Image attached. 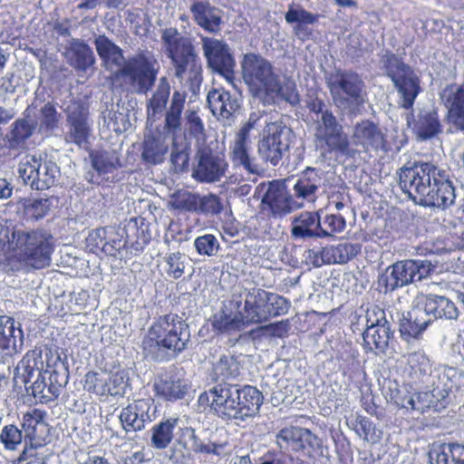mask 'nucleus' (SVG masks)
Returning a JSON list of instances; mask_svg holds the SVG:
<instances>
[{"instance_id": "f257e3e1", "label": "nucleus", "mask_w": 464, "mask_h": 464, "mask_svg": "<svg viewBox=\"0 0 464 464\" xmlns=\"http://www.w3.org/2000/svg\"><path fill=\"white\" fill-rule=\"evenodd\" d=\"M16 372L31 394L41 403L56 400L67 382V367L58 350L42 343L28 350L18 362Z\"/></svg>"}, {"instance_id": "f03ea898", "label": "nucleus", "mask_w": 464, "mask_h": 464, "mask_svg": "<svg viewBox=\"0 0 464 464\" xmlns=\"http://www.w3.org/2000/svg\"><path fill=\"white\" fill-rule=\"evenodd\" d=\"M399 185L410 198L423 207L445 209L455 202V188L449 174L430 162L401 167Z\"/></svg>"}, {"instance_id": "7ed1b4c3", "label": "nucleus", "mask_w": 464, "mask_h": 464, "mask_svg": "<svg viewBox=\"0 0 464 464\" xmlns=\"http://www.w3.org/2000/svg\"><path fill=\"white\" fill-rule=\"evenodd\" d=\"M161 41L174 76L179 81L186 80L195 92L202 81V63L193 40L182 35L176 27H169L162 31Z\"/></svg>"}, {"instance_id": "20e7f679", "label": "nucleus", "mask_w": 464, "mask_h": 464, "mask_svg": "<svg viewBox=\"0 0 464 464\" xmlns=\"http://www.w3.org/2000/svg\"><path fill=\"white\" fill-rule=\"evenodd\" d=\"M7 246L11 256L27 267L39 270L51 265L54 240L52 234L45 229H14Z\"/></svg>"}, {"instance_id": "39448f33", "label": "nucleus", "mask_w": 464, "mask_h": 464, "mask_svg": "<svg viewBox=\"0 0 464 464\" xmlns=\"http://www.w3.org/2000/svg\"><path fill=\"white\" fill-rule=\"evenodd\" d=\"M157 60L146 52L129 57L113 73L115 80L121 82V86L127 91L146 95L152 90L159 74Z\"/></svg>"}, {"instance_id": "423d86ee", "label": "nucleus", "mask_w": 464, "mask_h": 464, "mask_svg": "<svg viewBox=\"0 0 464 464\" xmlns=\"http://www.w3.org/2000/svg\"><path fill=\"white\" fill-rule=\"evenodd\" d=\"M148 342L159 351L171 352L178 355L187 348L190 339L188 325L176 314L159 316L147 334Z\"/></svg>"}, {"instance_id": "0eeeda50", "label": "nucleus", "mask_w": 464, "mask_h": 464, "mask_svg": "<svg viewBox=\"0 0 464 464\" xmlns=\"http://www.w3.org/2000/svg\"><path fill=\"white\" fill-rule=\"evenodd\" d=\"M289 308L290 302L285 297L261 288H253L246 294L241 312L248 327L286 314Z\"/></svg>"}, {"instance_id": "6e6552de", "label": "nucleus", "mask_w": 464, "mask_h": 464, "mask_svg": "<svg viewBox=\"0 0 464 464\" xmlns=\"http://www.w3.org/2000/svg\"><path fill=\"white\" fill-rule=\"evenodd\" d=\"M386 75L392 80L401 98V107L410 110L421 92L420 79L414 70L395 53H387L382 58Z\"/></svg>"}, {"instance_id": "1a4fd4ad", "label": "nucleus", "mask_w": 464, "mask_h": 464, "mask_svg": "<svg viewBox=\"0 0 464 464\" xmlns=\"http://www.w3.org/2000/svg\"><path fill=\"white\" fill-rule=\"evenodd\" d=\"M242 77L250 92L265 101L268 92L273 91L277 75L272 63L254 53H246L241 62Z\"/></svg>"}, {"instance_id": "9d476101", "label": "nucleus", "mask_w": 464, "mask_h": 464, "mask_svg": "<svg viewBox=\"0 0 464 464\" xmlns=\"http://www.w3.org/2000/svg\"><path fill=\"white\" fill-rule=\"evenodd\" d=\"M327 87L340 104L355 110L365 102V84L362 77L352 70L337 69L326 80Z\"/></svg>"}, {"instance_id": "9b49d317", "label": "nucleus", "mask_w": 464, "mask_h": 464, "mask_svg": "<svg viewBox=\"0 0 464 464\" xmlns=\"http://www.w3.org/2000/svg\"><path fill=\"white\" fill-rule=\"evenodd\" d=\"M125 238L122 239L118 229L114 227H108L105 255L116 256L119 251L124 247L130 250L134 256L140 254L149 245L151 235L149 226L144 222L139 225L138 218H131L124 227Z\"/></svg>"}, {"instance_id": "f8f14e48", "label": "nucleus", "mask_w": 464, "mask_h": 464, "mask_svg": "<svg viewBox=\"0 0 464 464\" xmlns=\"http://www.w3.org/2000/svg\"><path fill=\"white\" fill-rule=\"evenodd\" d=\"M239 397L238 385L224 382L200 393L198 403L222 420H237Z\"/></svg>"}, {"instance_id": "ddd939ff", "label": "nucleus", "mask_w": 464, "mask_h": 464, "mask_svg": "<svg viewBox=\"0 0 464 464\" xmlns=\"http://www.w3.org/2000/svg\"><path fill=\"white\" fill-rule=\"evenodd\" d=\"M278 447L287 452L302 453L308 458H315L323 453V441L311 430L299 426H286L276 436Z\"/></svg>"}, {"instance_id": "4468645a", "label": "nucleus", "mask_w": 464, "mask_h": 464, "mask_svg": "<svg viewBox=\"0 0 464 464\" xmlns=\"http://www.w3.org/2000/svg\"><path fill=\"white\" fill-rule=\"evenodd\" d=\"M256 193L261 197L262 210L267 211L274 218L285 217L303 206V202H298L278 180L260 183Z\"/></svg>"}, {"instance_id": "2eb2a0df", "label": "nucleus", "mask_w": 464, "mask_h": 464, "mask_svg": "<svg viewBox=\"0 0 464 464\" xmlns=\"http://www.w3.org/2000/svg\"><path fill=\"white\" fill-rule=\"evenodd\" d=\"M19 177L25 185L35 190H44L54 186L60 169L52 160L42 161L35 155H26L18 167Z\"/></svg>"}, {"instance_id": "dca6fc26", "label": "nucleus", "mask_w": 464, "mask_h": 464, "mask_svg": "<svg viewBox=\"0 0 464 464\" xmlns=\"http://www.w3.org/2000/svg\"><path fill=\"white\" fill-rule=\"evenodd\" d=\"M314 138L317 145L329 153H347L350 141L343 127L330 110L324 111L315 126Z\"/></svg>"}, {"instance_id": "f3484780", "label": "nucleus", "mask_w": 464, "mask_h": 464, "mask_svg": "<svg viewBox=\"0 0 464 464\" xmlns=\"http://www.w3.org/2000/svg\"><path fill=\"white\" fill-rule=\"evenodd\" d=\"M392 336L391 324L383 309L374 306L366 311V329L362 333L364 348L375 353H383Z\"/></svg>"}, {"instance_id": "a211bd4d", "label": "nucleus", "mask_w": 464, "mask_h": 464, "mask_svg": "<svg viewBox=\"0 0 464 464\" xmlns=\"http://www.w3.org/2000/svg\"><path fill=\"white\" fill-rule=\"evenodd\" d=\"M289 147V130L277 122H271L266 126L265 134L257 146L260 158L274 167L278 165Z\"/></svg>"}, {"instance_id": "6ab92c4d", "label": "nucleus", "mask_w": 464, "mask_h": 464, "mask_svg": "<svg viewBox=\"0 0 464 464\" xmlns=\"http://www.w3.org/2000/svg\"><path fill=\"white\" fill-rule=\"evenodd\" d=\"M156 411L152 398L138 399L121 409L119 419L126 432H138L156 419Z\"/></svg>"}, {"instance_id": "aec40b11", "label": "nucleus", "mask_w": 464, "mask_h": 464, "mask_svg": "<svg viewBox=\"0 0 464 464\" xmlns=\"http://www.w3.org/2000/svg\"><path fill=\"white\" fill-rule=\"evenodd\" d=\"M202 48L208 67L227 79H233L236 63L228 44L206 36L202 38Z\"/></svg>"}, {"instance_id": "412c9836", "label": "nucleus", "mask_w": 464, "mask_h": 464, "mask_svg": "<svg viewBox=\"0 0 464 464\" xmlns=\"http://www.w3.org/2000/svg\"><path fill=\"white\" fill-rule=\"evenodd\" d=\"M241 301L224 303L209 319L213 332L218 335H232L247 328L240 310Z\"/></svg>"}, {"instance_id": "4be33fe9", "label": "nucleus", "mask_w": 464, "mask_h": 464, "mask_svg": "<svg viewBox=\"0 0 464 464\" xmlns=\"http://www.w3.org/2000/svg\"><path fill=\"white\" fill-rule=\"evenodd\" d=\"M420 266L416 261H398L389 266L378 277L380 291L390 293L411 283L418 275Z\"/></svg>"}, {"instance_id": "5701e85b", "label": "nucleus", "mask_w": 464, "mask_h": 464, "mask_svg": "<svg viewBox=\"0 0 464 464\" xmlns=\"http://www.w3.org/2000/svg\"><path fill=\"white\" fill-rule=\"evenodd\" d=\"M254 123L246 121L236 133L229 145V157L234 167H241L249 174H259V166L250 156V131Z\"/></svg>"}, {"instance_id": "b1692460", "label": "nucleus", "mask_w": 464, "mask_h": 464, "mask_svg": "<svg viewBox=\"0 0 464 464\" xmlns=\"http://www.w3.org/2000/svg\"><path fill=\"white\" fill-rule=\"evenodd\" d=\"M190 391V382L173 372L160 373L153 382L155 396L167 402H176L184 400L189 395Z\"/></svg>"}, {"instance_id": "393cba45", "label": "nucleus", "mask_w": 464, "mask_h": 464, "mask_svg": "<svg viewBox=\"0 0 464 464\" xmlns=\"http://www.w3.org/2000/svg\"><path fill=\"white\" fill-rule=\"evenodd\" d=\"M198 162L195 169V178L202 182L218 181L227 168L223 156L214 152L210 148L204 147L198 152Z\"/></svg>"}, {"instance_id": "a878e982", "label": "nucleus", "mask_w": 464, "mask_h": 464, "mask_svg": "<svg viewBox=\"0 0 464 464\" xmlns=\"http://www.w3.org/2000/svg\"><path fill=\"white\" fill-rule=\"evenodd\" d=\"M353 139L366 151H388L389 142L386 135L378 124L371 120H362L357 122L353 130Z\"/></svg>"}, {"instance_id": "bb28decb", "label": "nucleus", "mask_w": 464, "mask_h": 464, "mask_svg": "<svg viewBox=\"0 0 464 464\" xmlns=\"http://www.w3.org/2000/svg\"><path fill=\"white\" fill-rule=\"evenodd\" d=\"M362 246L358 243H339L336 246L322 247L320 251L314 249L308 251V258L314 257L313 264L320 266L324 263L345 264L361 252Z\"/></svg>"}, {"instance_id": "cd10ccee", "label": "nucleus", "mask_w": 464, "mask_h": 464, "mask_svg": "<svg viewBox=\"0 0 464 464\" xmlns=\"http://www.w3.org/2000/svg\"><path fill=\"white\" fill-rule=\"evenodd\" d=\"M69 130L66 141L82 147L89 143L92 133V123L89 110L82 105L77 107L67 115Z\"/></svg>"}, {"instance_id": "c85d7f7f", "label": "nucleus", "mask_w": 464, "mask_h": 464, "mask_svg": "<svg viewBox=\"0 0 464 464\" xmlns=\"http://www.w3.org/2000/svg\"><path fill=\"white\" fill-rule=\"evenodd\" d=\"M441 100L448 109V119L457 129L464 130V82L448 84L441 92Z\"/></svg>"}, {"instance_id": "c756f323", "label": "nucleus", "mask_w": 464, "mask_h": 464, "mask_svg": "<svg viewBox=\"0 0 464 464\" xmlns=\"http://www.w3.org/2000/svg\"><path fill=\"white\" fill-rule=\"evenodd\" d=\"M66 61L77 72H86L95 63L92 49L82 40L72 39L65 49Z\"/></svg>"}, {"instance_id": "7c9ffc66", "label": "nucleus", "mask_w": 464, "mask_h": 464, "mask_svg": "<svg viewBox=\"0 0 464 464\" xmlns=\"http://www.w3.org/2000/svg\"><path fill=\"white\" fill-rule=\"evenodd\" d=\"M45 412L40 409H33L23 415L22 428L33 447L42 446L45 440L44 434L47 424L44 420Z\"/></svg>"}, {"instance_id": "2f4dec72", "label": "nucleus", "mask_w": 464, "mask_h": 464, "mask_svg": "<svg viewBox=\"0 0 464 464\" xmlns=\"http://www.w3.org/2000/svg\"><path fill=\"white\" fill-rule=\"evenodd\" d=\"M430 323L431 319L427 317L424 310L409 312L407 316L400 320L399 332L401 339L408 343L420 339Z\"/></svg>"}, {"instance_id": "473e14b6", "label": "nucleus", "mask_w": 464, "mask_h": 464, "mask_svg": "<svg viewBox=\"0 0 464 464\" xmlns=\"http://www.w3.org/2000/svg\"><path fill=\"white\" fill-rule=\"evenodd\" d=\"M190 12L195 23L206 32L216 34L220 30L222 18L208 1H195Z\"/></svg>"}, {"instance_id": "72a5a7b5", "label": "nucleus", "mask_w": 464, "mask_h": 464, "mask_svg": "<svg viewBox=\"0 0 464 464\" xmlns=\"http://www.w3.org/2000/svg\"><path fill=\"white\" fill-rule=\"evenodd\" d=\"M23 331L16 326L13 317L0 315V353L13 356L18 353L17 340H22Z\"/></svg>"}, {"instance_id": "f704fd0d", "label": "nucleus", "mask_w": 464, "mask_h": 464, "mask_svg": "<svg viewBox=\"0 0 464 464\" xmlns=\"http://www.w3.org/2000/svg\"><path fill=\"white\" fill-rule=\"evenodd\" d=\"M317 212H302L293 220L292 235L295 237H325Z\"/></svg>"}, {"instance_id": "c9c22d12", "label": "nucleus", "mask_w": 464, "mask_h": 464, "mask_svg": "<svg viewBox=\"0 0 464 464\" xmlns=\"http://www.w3.org/2000/svg\"><path fill=\"white\" fill-rule=\"evenodd\" d=\"M207 102L211 112L223 119H229L239 108L236 99L223 88L213 89L208 93Z\"/></svg>"}, {"instance_id": "e433bc0d", "label": "nucleus", "mask_w": 464, "mask_h": 464, "mask_svg": "<svg viewBox=\"0 0 464 464\" xmlns=\"http://www.w3.org/2000/svg\"><path fill=\"white\" fill-rule=\"evenodd\" d=\"M240 397L237 405V420H245L246 418L256 416L263 403V394L256 387L245 385L238 386Z\"/></svg>"}, {"instance_id": "4c0bfd02", "label": "nucleus", "mask_w": 464, "mask_h": 464, "mask_svg": "<svg viewBox=\"0 0 464 464\" xmlns=\"http://www.w3.org/2000/svg\"><path fill=\"white\" fill-rule=\"evenodd\" d=\"M169 147L160 132H150L144 136L141 144V159L144 162L157 165L163 162Z\"/></svg>"}, {"instance_id": "58836bf2", "label": "nucleus", "mask_w": 464, "mask_h": 464, "mask_svg": "<svg viewBox=\"0 0 464 464\" xmlns=\"http://www.w3.org/2000/svg\"><path fill=\"white\" fill-rule=\"evenodd\" d=\"M430 464H464V445L441 443L433 445L429 451Z\"/></svg>"}, {"instance_id": "ea45409f", "label": "nucleus", "mask_w": 464, "mask_h": 464, "mask_svg": "<svg viewBox=\"0 0 464 464\" xmlns=\"http://www.w3.org/2000/svg\"><path fill=\"white\" fill-rule=\"evenodd\" d=\"M179 417L163 418L150 429V445L156 450H165L172 442L175 430L179 422Z\"/></svg>"}, {"instance_id": "a19ab883", "label": "nucleus", "mask_w": 464, "mask_h": 464, "mask_svg": "<svg viewBox=\"0 0 464 464\" xmlns=\"http://www.w3.org/2000/svg\"><path fill=\"white\" fill-rule=\"evenodd\" d=\"M423 310L428 318L430 315L434 318L446 319H456L458 317V309L455 304L440 295H428L425 297Z\"/></svg>"}, {"instance_id": "79ce46f5", "label": "nucleus", "mask_w": 464, "mask_h": 464, "mask_svg": "<svg viewBox=\"0 0 464 464\" xmlns=\"http://www.w3.org/2000/svg\"><path fill=\"white\" fill-rule=\"evenodd\" d=\"M320 14H313L304 8L295 9L292 6L285 14L287 24H296L294 27V33L296 36L304 39L312 35V32L306 28L307 24H314L317 23Z\"/></svg>"}, {"instance_id": "37998d69", "label": "nucleus", "mask_w": 464, "mask_h": 464, "mask_svg": "<svg viewBox=\"0 0 464 464\" xmlns=\"http://www.w3.org/2000/svg\"><path fill=\"white\" fill-rule=\"evenodd\" d=\"M406 371L412 382H423L430 375L432 364L429 357L421 352L409 353Z\"/></svg>"}, {"instance_id": "c03bdc74", "label": "nucleus", "mask_w": 464, "mask_h": 464, "mask_svg": "<svg viewBox=\"0 0 464 464\" xmlns=\"http://www.w3.org/2000/svg\"><path fill=\"white\" fill-rule=\"evenodd\" d=\"M35 125L25 118L15 120L6 134V142L9 149H19L33 135Z\"/></svg>"}, {"instance_id": "a18cd8bd", "label": "nucleus", "mask_w": 464, "mask_h": 464, "mask_svg": "<svg viewBox=\"0 0 464 464\" xmlns=\"http://www.w3.org/2000/svg\"><path fill=\"white\" fill-rule=\"evenodd\" d=\"M199 195L185 189L176 190L169 198V208L175 214L197 213Z\"/></svg>"}, {"instance_id": "49530a36", "label": "nucleus", "mask_w": 464, "mask_h": 464, "mask_svg": "<svg viewBox=\"0 0 464 464\" xmlns=\"http://www.w3.org/2000/svg\"><path fill=\"white\" fill-rule=\"evenodd\" d=\"M19 204L24 218L34 221L46 217L53 205L49 198H24L19 200Z\"/></svg>"}, {"instance_id": "de8ad7c7", "label": "nucleus", "mask_w": 464, "mask_h": 464, "mask_svg": "<svg viewBox=\"0 0 464 464\" xmlns=\"http://www.w3.org/2000/svg\"><path fill=\"white\" fill-rule=\"evenodd\" d=\"M186 93L175 91L172 94L170 106L165 114L164 128L169 132H176L181 127V115L184 111Z\"/></svg>"}, {"instance_id": "09e8293b", "label": "nucleus", "mask_w": 464, "mask_h": 464, "mask_svg": "<svg viewBox=\"0 0 464 464\" xmlns=\"http://www.w3.org/2000/svg\"><path fill=\"white\" fill-rule=\"evenodd\" d=\"M414 130L424 140L437 135L441 130L438 113L436 111L419 113L414 122Z\"/></svg>"}, {"instance_id": "8fccbe9b", "label": "nucleus", "mask_w": 464, "mask_h": 464, "mask_svg": "<svg viewBox=\"0 0 464 464\" xmlns=\"http://www.w3.org/2000/svg\"><path fill=\"white\" fill-rule=\"evenodd\" d=\"M276 87L268 92L266 102H275L276 100H284L292 105L299 102L300 97L296 91L295 83L293 82H281L279 75L276 79Z\"/></svg>"}, {"instance_id": "3c124183", "label": "nucleus", "mask_w": 464, "mask_h": 464, "mask_svg": "<svg viewBox=\"0 0 464 464\" xmlns=\"http://www.w3.org/2000/svg\"><path fill=\"white\" fill-rule=\"evenodd\" d=\"M94 44L97 53L102 61L120 64L121 60L123 59V52L120 46L105 35H100L95 39Z\"/></svg>"}, {"instance_id": "603ef678", "label": "nucleus", "mask_w": 464, "mask_h": 464, "mask_svg": "<svg viewBox=\"0 0 464 464\" xmlns=\"http://www.w3.org/2000/svg\"><path fill=\"white\" fill-rule=\"evenodd\" d=\"M353 430L363 440L371 444L379 443L383 435L382 430L378 429L375 423L362 415L356 416Z\"/></svg>"}, {"instance_id": "864d4df0", "label": "nucleus", "mask_w": 464, "mask_h": 464, "mask_svg": "<svg viewBox=\"0 0 464 464\" xmlns=\"http://www.w3.org/2000/svg\"><path fill=\"white\" fill-rule=\"evenodd\" d=\"M104 397H123L126 393L129 376L124 370L106 373Z\"/></svg>"}, {"instance_id": "5fc2aeb1", "label": "nucleus", "mask_w": 464, "mask_h": 464, "mask_svg": "<svg viewBox=\"0 0 464 464\" xmlns=\"http://www.w3.org/2000/svg\"><path fill=\"white\" fill-rule=\"evenodd\" d=\"M170 94V85L166 77H162L157 86L156 91L153 92L151 98L148 101V109L152 113H160L167 105Z\"/></svg>"}, {"instance_id": "6e6d98bb", "label": "nucleus", "mask_w": 464, "mask_h": 464, "mask_svg": "<svg viewBox=\"0 0 464 464\" xmlns=\"http://www.w3.org/2000/svg\"><path fill=\"white\" fill-rule=\"evenodd\" d=\"M106 372L89 371L85 373L82 380L83 389L98 397L105 396Z\"/></svg>"}, {"instance_id": "4d7b16f0", "label": "nucleus", "mask_w": 464, "mask_h": 464, "mask_svg": "<svg viewBox=\"0 0 464 464\" xmlns=\"http://www.w3.org/2000/svg\"><path fill=\"white\" fill-rule=\"evenodd\" d=\"M318 189L315 179L303 176L297 179L294 186L295 196L297 199L314 201Z\"/></svg>"}, {"instance_id": "13d9d810", "label": "nucleus", "mask_w": 464, "mask_h": 464, "mask_svg": "<svg viewBox=\"0 0 464 464\" xmlns=\"http://www.w3.org/2000/svg\"><path fill=\"white\" fill-rule=\"evenodd\" d=\"M23 431L14 424L5 425L0 433V441L5 450H14L22 443Z\"/></svg>"}, {"instance_id": "bf43d9fd", "label": "nucleus", "mask_w": 464, "mask_h": 464, "mask_svg": "<svg viewBox=\"0 0 464 464\" xmlns=\"http://www.w3.org/2000/svg\"><path fill=\"white\" fill-rule=\"evenodd\" d=\"M192 227L188 224H184L179 218L173 219L169 222L166 232V237L170 238L172 241L184 242L189 238Z\"/></svg>"}, {"instance_id": "052dcab7", "label": "nucleus", "mask_w": 464, "mask_h": 464, "mask_svg": "<svg viewBox=\"0 0 464 464\" xmlns=\"http://www.w3.org/2000/svg\"><path fill=\"white\" fill-rule=\"evenodd\" d=\"M108 227H99L89 233L86 238V246L91 252L98 255L105 253Z\"/></svg>"}, {"instance_id": "680f3d73", "label": "nucleus", "mask_w": 464, "mask_h": 464, "mask_svg": "<svg viewBox=\"0 0 464 464\" xmlns=\"http://www.w3.org/2000/svg\"><path fill=\"white\" fill-rule=\"evenodd\" d=\"M216 371L223 379H236L240 374V365L234 357L222 356L217 363Z\"/></svg>"}, {"instance_id": "e2e57ef3", "label": "nucleus", "mask_w": 464, "mask_h": 464, "mask_svg": "<svg viewBox=\"0 0 464 464\" xmlns=\"http://www.w3.org/2000/svg\"><path fill=\"white\" fill-rule=\"evenodd\" d=\"M194 246L197 252L203 256H213L219 247L218 239L214 235L206 234L195 239Z\"/></svg>"}, {"instance_id": "0e129e2a", "label": "nucleus", "mask_w": 464, "mask_h": 464, "mask_svg": "<svg viewBox=\"0 0 464 464\" xmlns=\"http://www.w3.org/2000/svg\"><path fill=\"white\" fill-rule=\"evenodd\" d=\"M223 209V205L220 198L213 194L208 196L200 197L199 203H198L197 213L198 214H219Z\"/></svg>"}, {"instance_id": "69168bd1", "label": "nucleus", "mask_w": 464, "mask_h": 464, "mask_svg": "<svg viewBox=\"0 0 464 464\" xmlns=\"http://www.w3.org/2000/svg\"><path fill=\"white\" fill-rule=\"evenodd\" d=\"M414 396L415 394L406 388L396 389L391 394V401L401 409L416 410Z\"/></svg>"}, {"instance_id": "338daca9", "label": "nucleus", "mask_w": 464, "mask_h": 464, "mask_svg": "<svg viewBox=\"0 0 464 464\" xmlns=\"http://www.w3.org/2000/svg\"><path fill=\"white\" fill-rule=\"evenodd\" d=\"M60 115L53 104L47 102L41 109V126L47 130H53L58 127Z\"/></svg>"}, {"instance_id": "774afa93", "label": "nucleus", "mask_w": 464, "mask_h": 464, "mask_svg": "<svg viewBox=\"0 0 464 464\" xmlns=\"http://www.w3.org/2000/svg\"><path fill=\"white\" fill-rule=\"evenodd\" d=\"M165 261L167 264L166 273L169 277L179 279L183 276L184 264L179 252L169 254L166 256Z\"/></svg>"}]
</instances>
